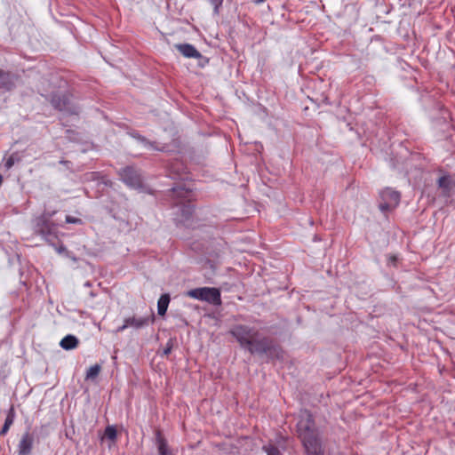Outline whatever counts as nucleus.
I'll return each mask as SVG.
<instances>
[{
    "label": "nucleus",
    "instance_id": "nucleus-1",
    "mask_svg": "<svg viewBox=\"0 0 455 455\" xmlns=\"http://www.w3.org/2000/svg\"><path fill=\"white\" fill-rule=\"evenodd\" d=\"M230 333L236 339L240 346L247 348L251 354H266L272 347L271 340L260 337L257 329L238 324L230 330Z\"/></svg>",
    "mask_w": 455,
    "mask_h": 455
},
{
    "label": "nucleus",
    "instance_id": "nucleus-2",
    "mask_svg": "<svg viewBox=\"0 0 455 455\" xmlns=\"http://www.w3.org/2000/svg\"><path fill=\"white\" fill-rule=\"evenodd\" d=\"M299 436L308 455H323L318 433L315 428L312 415L307 411H301L297 424Z\"/></svg>",
    "mask_w": 455,
    "mask_h": 455
},
{
    "label": "nucleus",
    "instance_id": "nucleus-3",
    "mask_svg": "<svg viewBox=\"0 0 455 455\" xmlns=\"http://www.w3.org/2000/svg\"><path fill=\"white\" fill-rule=\"evenodd\" d=\"M190 298L207 301L213 305H220L221 303L220 292L216 288L202 287L190 290L187 292Z\"/></svg>",
    "mask_w": 455,
    "mask_h": 455
},
{
    "label": "nucleus",
    "instance_id": "nucleus-4",
    "mask_svg": "<svg viewBox=\"0 0 455 455\" xmlns=\"http://www.w3.org/2000/svg\"><path fill=\"white\" fill-rule=\"evenodd\" d=\"M380 198L379 209L381 212H387L398 205L400 202V194L399 192L387 188L380 192Z\"/></svg>",
    "mask_w": 455,
    "mask_h": 455
},
{
    "label": "nucleus",
    "instance_id": "nucleus-5",
    "mask_svg": "<svg viewBox=\"0 0 455 455\" xmlns=\"http://www.w3.org/2000/svg\"><path fill=\"white\" fill-rule=\"evenodd\" d=\"M51 101L52 106L60 111L76 113L70 107L69 98L66 95H53Z\"/></svg>",
    "mask_w": 455,
    "mask_h": 455
},
{
    "label": "nucleus",
    "instance_id": "nucleus-6",
    "mask_svg": "<svg viewBox=\"0 0 455 455\" xmlns=\"http://www.w3.org/2000/svg\"><path fill=\"white\" fill-rule=\"evenodd\" d=\"M175 48L186 58L200 59L202 54L189 44H175Z\"/></svg>",
    "mask_w": 455,
    "mask_h": 455
},
{
    "label": "nucleus",
    "instance_id": "nucleus-7",
    "mask_svg": "<svg viewBox=\"0 0 455 455\" xmlns=\"http://www.w3.org/2000/svg\"><path fill=\"white\" fill-rule=\"evenodd\" d=\"M16 81L14 75L0 69V89L10 91L15 86Z\"/></svg>",
    "mask_w": 455,
    "mask_h": 455
},
{
    "label": "nucleus",
    "instance_id": "nucleus-8",
    "mask_svg": "<svg viewBox=\"0 0 455 455\" xmlns=\"http://www.w3.org/2000/svg\"><path fill=\"white\" fill-rule=\"evenodd\" d=\"M33 442L34 439L28 433L23 435L19 443V455L30 454Z\"/></svg>",
    "mask_w": 455,
    "mask_h": 455
},
{
    "label": "nucleus",
    "instance_id": "nucleus-9",
    "mask_svg": "<svg viewBox=\"0 0 455 455\" xmlns=\"http://www.w3.org/2000/svg\"><path fill=\"white\" fill-rule=\"evenodd\" d=\"M123 180L129 186H137L140 184V179L136 172L131 167H126L121 172Z\"/></svg>",
    "mask_w": 455,
    "mask_h": 455
},
{
    "label": "nucleus",
    "instance_id": "nucleus-10",
    "mask_svg": "<svg viewBox=\"0 0 455 455\" xmlns=\"http://www.w3.org/2000/svg\"><path fill=\"white\" fill-rule=\"evenodd\" d=\"M438 187L442 189L443 195L448 196L455 188V180L450 176H443L438 180Z\"/></svg>",
    "mask_w": 455,
    "mask_h": 455
},
{
    "label": "nucleus",
    "instance_id": "nucleus-11",
    "mask_svg": "<svg viewBox=\"0 0 455 455\" xmlns=\"http://www.w3.org/2000/svg\"><path fill=\"white\" fill-rule=\"evenodd\" d=\"M156 445L159 455H175L159 431L156 433Z\"/></svg>",
    "mask_w": 455,
    "mask_h": 455
},
{
    "label": "nucleus",
    "instance_id": "nucleus-12",
    "mask_svg": "<svg viewBox=\"0 0 455 455\" xmlns=\"http://www.w3.org/2000/svg\"><path fill=\"white\" fill-rule=\"evenodd\" d=\"M78 344L79 340L74 335H67L60 342V346L65 350L74 349L78 346Z\"/></svg>",
    "mask_w": 455,
    "mask_h": 455
},
{
    "label": "nucleus",
    "instance_id": "nucleus-13",
    "mask_svg": "<svg viewBox=\"0 0 455 455\" xmlns=\"http://www.w3.org/2000/svg\"><path fill=\"white\" fill-rule=\"evenodd\" d=\"M126 323L129 327H132L135 329L142 328L143 326L148 324L149 318L148 317H136L131 316L125 318Z\"/></svg>",
    "mask_w": 455,
    "mask_h": 455
},
{
    "label": "nucleus",
    "instance_id": "nucleus-14",
    "mask_svg": "<svg viewBox=\"0 0 455 455\" xmlns=\"http://www.w3.org/2000/svg\"><path fill=\"white\" fill-rule=\"evenodd\" d=\"M170 303L169 294H163L157 302L158 315H164Z\"/></svg>",
    "mask_w": 455,
    "mask_h": 455
},
{
    "label": "nucleus",
    "instance_id": "nucleus-15",
    "mask_svg": "<svg viewBox=\"0 0 455 455\" xmlns=\"http://www.w3.org/2000/svg\"><path fill=\"white\" fill-rule=\"evenodd\" d=\"M100 370H101V367L99 364H94V365L91 366L86 372V379H96L98 377V375L100 374Z\"/></svg>",
    "mask_w": 455,
    "mask_h": 455
},
{
    "label": "nucleus",
    "instance_id": "nucleus-16",
    "mask_svg": "<svg viewBox=\"0 0 455 455\" xmlns=\"http://www.w3.org/2000/svg\"><path fill=\"white\" fill-rule=\"evenodd\" d=\"M104 438H108L111 441H115L116 438V429L113 426H108L104 432Z\"/></svg>",
    "mask_w": 455,
    "mask_h": 455
},
{
    "label": "nucleus",
    "instance_id": "nucleus-17",
    "mask_svg": "<svg viewBox=\"0 0 455 455\" xmlns=\"http://www.w3.org/2000/svg\"><path fill=\"white\" fill-rule=\"evenodd\" d=\"M16 161H19V157L16 154H12V156H10L4 164V167L6 168V170L11 169Z\"/></svg>",
    "mask_w": 455,
    "mask_h": 455
},
{
    "label": "nucleus",
    "instance_id": "nucleus-18",
    "mask_svg": "<svg viewBox=\"0 0 455 455\" xmlns=\"http://www.w3.org/2000/svg\"><path fill=\"white\" fill-rule=\"evenodd\" d=\"M264 450L267 452V455H281V452L278 450V448L273 445L264 446Z\"/></svg>",
    "mask_w": 455,
    "mask_h": 455
},
{
    "label": "nucleus",
    "instance_id": "nucleus-19",
    "mask_svg": "<svg viewBox=\"0 0 455 455\" xmlns=\"http://www.w3.org/2000/svg\"><path fill=\"white\" fill-rule=\"evenodd\" d=\"M13 420H14V411H13V408H11L8 412V415L5 419L4 424L10 427L12 425Z\"/></svg>",
    "mask_w": 455,
    "mask_h": 455
},
{
    "label": "nucleus",
    "instance_id": "nucleus-20",
    "mask_svg": "<svg viewBox=\"0 0 455 455\" xmlns=\"http://www.w3.org/2000/svg\"><path fill=\"white\" fill-rule=\"evenodd\" d=\"M67 222L68 223H78L80 222L81 220L79 219H76V218H73L71 216H68L67 219H66Z\"/></svg>",
    "mask_w": 455,
    "mask_h": 455
},
{
    "label": "nucleus",
    "instance_id": "nucleus-21",
    "mask_svg": "<svg viewBox=\"0 0 455 455\" xmlns=\"http://www.w3.org/2000/svg\"><path fill=\"white\" fill-rule=\"evenodd\" d=\"M129 326L127 325L126 323V320L124 319V324L122 326H119L116 330V332H122L124 331L125 329H127Z\"/></svg>",
    "mask_w": 455,
    "mask_h": 455
},
{
    "label": "nucleus",
    "instance_id": "nucleus-22",
    "mask_svg": "<svg viewBox=\"0 0 455 455\" xmlns=\"http://www.w3.org/2000/svg\"><path fill=\"white\" fill-rule=\"evenodd\" d=\"M9 428L10 427L7 425L4 424L2 429L0 430V436L5 435L8 432Z\"/></svg>",
    "mask_w": 455,
    "mask_h": 455
},
{
    "label": "nucleus",
    "instance_id": "nucleus-23",
    "mask_svg": "<svg viewBox=\"0 0 455 455\" xmlns=\"http://www.w3.org/2000/svg\"><path fill=\"white\" fill-rule=\"evenodd\" d=\"M183 211H184V214L186 216H188L192 212V208L190 205H188V206H185V209Z\"/></svg>",
    "mask_w": 455,
    "mask_h": 455
},
{
    "label": "nucleus",
    "instance_id": "nucleus-24",
    "mask_svg": "<svg viewBox=\"0 0 455 455\" xmlns=\"http://www.w3.org/2000/svg\"><path fill=\"white\" fill-rule=\"evenodd\" d=\"M396 261V257L392 255V256H389L388 257V263L389 264H395V262Z\"/></svg>",
    "mask_w": 455,
    "mask_h": 455
},
{
    "label": "nucleus",
    "instance_id": "nucleus-25",
    "mask_svg": "<svg viewBox=\"0 0 455 455\" xmlns=\"http://www.w3.org/2000/svg\"><path fill=\"white\" fill-rule=\"evenodd\" d=\"M172 351V345H168V347L164 350V355H169Z\"/></svg>",
    "mask_w": 455,
    "mask_h": 455
},
{
    "label": "nucleus",
    "instance_id": "nucleus-26",
    "mask_svg": "<svg viewBox=\"0 0 455 455\" xmlns=\"http://www.w3.org/2000/svg\"><path fill=\"white\" fill-rule=\"evenodd\" d=\"M265 1L266 0H254V3L259 4L264 3Z\"/></svg>",
    "mask_w": 455,
    "mask_h": 455
},
{
    "label": "nucleus",
    "instance_id": "nucleus-27",
    "mask_svg": "<svg viewBox=\"0 0 455 455\" xmlns=\"http://www.w3.org/2000/svg\"><path fill=\"white\" fill-rule=\"evenodd\" d=\"M271 344H273V343L271 342ZM272 348H274V350H276V347H274V345H272V347H271L270 349H272ZM270 351H271V350H269V352H270ZM267 353H268V351H267Z\"/></svg>",
    "mask_w": 455,
    "mask_h": 455
},
{
    "label": "nucleus",
    "instance_id": "nucleus-28",
    "mask_svg": "<svg viewBox=\"0 0 455 455\" xmlns=\"http://www.w3.org/2000/svg\"><path fill=\"white\" fill-rule=\"evenodd\" d=\"M86 176H91V177H92V176H94V173H90V174H87Z\"/></svg>",
    "mask_w": 455,
    "mask_h": 455
}]
</instances>
